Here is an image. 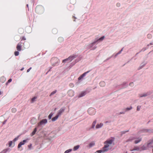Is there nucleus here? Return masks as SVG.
<instances>
[{
  "instance_id": "3",
  "label": "nucleus",
  "mask_w": 153,
  "mask_h": 153,
  "mask_svg": "<svg viewBox=\"0 0 153 153\" xmlns=\"http://www.w3.org/2000/svg\"><path fill=\"white\" fill-rule=\"evenodd\" d=\"M8 144L9 147H13L15 145V143L13 141H9Z\"/></svg>"
},
{
  "instance_id": "16",
  "label": "nucleus",
  "mask_w": 153,
  "mask_h": 153,
  "mask_svg": "<svg viewBox=\"0 0 153 153\" xmlns=\"http://www.w3.org/2000/svg\"><path fill=\"white\" fill-rule=\"evenodd\" d=\"M100 85L102 87H103L105 85V82L104 81H101L100 83Z\"/></svg>"
},
{
  "instance_id": "5",
  "label": "nucleus",
  "mask_w": 153,
  "mask_h": 153,
  "mask_svg": "<svg viewBox=\"0 0 153 153\" xmlns=\"http://www.w3.org/2000/svg\"><path fill=\"white\" fill-rule=\"evenodd\" d=\"M47 122V120L46 119H43L40 122L39 124L40 125H45Z\"/></svg>"
},
{
  "instance_id": "2",
  "label": "nucleus",
  "mask_w": 153,
  "mask_h": 153,
  "mask_svg": "<svg viewBox=\"0 0 153 153\" xmlns=\"http://www.w3.org/2000/svg\"><path fill=\"white\" fill-rule=\"evenodd\" d=\"M27 140H24L21 142L18 145V148H20L22 145H24L27 142Z\"/></svg>"
},
{
  "instance_id": "4",
  "label": "nucleus",
  "mask_w": 153,
  "mask_h": 153,
  "mask_svg": "<svg viewBox=\"0 0 153 153\" xmlns=\"http://www.w3.org/2000/svg\"><path fill=\"white\" fill-rule=\"evenodd\" d=\"M65 109L64 108H61L58 111L57 114L59 116L64 111Z\"/></svg>"
},
{
  "instance_id": "38",
  "label": "nucleus",
  "mask_w": 153,
  "mask_h": 153,
  "mask_svg": "<svg viewBox=\"0 0 153 153\" xmlns=\"http://www.w3.org/2000/svg\"><path fill=\"white\" fill-rule=\"evenodd\" d=\"M147 96V95H146V94H145L143 96Z\"/></svg>"
},
{
  "instance_id": "40",
  "label": "nucleus",
  "mask_w": 153,
  "mask_h": 153,
  "mask_svg": "<svg viewBox=\"0 0 153 153\" xmlns=\"http://www.w3.org/2000/svg\"><path fill=\"white\" fill-rule=\"evenodd\" d=\"M86 153V152H84V153Z\"/></svg>"
},
{
  "instance_id": "32",
  "label": "nucleus",
  "mask_w": 153,
  "mask_h": 153,
  "mask_svg": "<svg viewBox=\"0 0 153 153\" xmlns=\"http://www.w3.org/2000/svg\"><path fill=\"white\" fill-rule=\"evenodd\" d=\"M31 69V68H30L29 69H28L27 71V72H29V71H30V70Z\"/></svg>"
},
{
  "instance_id": "34",
  "label": "nucleus",
  "mask_w": 153,
  "mask_h": 153,
  "mask_svg": "<svg viewBox=\"0 0 153 153\" xmlns=\"http://www.w3.org/2000/svg\"><path fill=\"white\" fill-rule=\"evenodd\" d=\"M2 93V92L0 91V95Z\"/></svg>"
},
{
  "instance_id": "36",
  "label": "nucleus",
  "mask_w": 153,
  "mask_h": 153,
  "mask_svg": "<svg viewBox=\"0 0 153 153\" xmlns=\"http://www.w3.org/2000/svg\"><path fill=\"white\" fill-rule=\"evenodd\" d=\"M146 149V148H143V150H145Z\"/></svg>"
},
{
  "instance_id": "18",
  "label": "nucleus",
  "mask_w": 153,
  "mask_h": 153,
  "mask_svg": "<svg viewBox=\"0 0 153 153\" xmlns=\"http://www.w3.org/2000/svg\"><path fill=\"white\" fill-rule=\"evenodd\" d=\"M72 150L71 149H68L64 153H69L72 151Z\"/></svg>"
},
{
  "instance_id": "7",
  "label": "nucleus",
  "mask_w": 153,
  "mask_h": 153,
  "mask_svg": "<svg viewBox=\"0 0 153 153\" xmlns=\"http://www.w3.org/2000/svg\"><path fill=\"white\" fill-rule=\"evenodd\" d=\"M86 93V92L85 91H83L81 92L79 95V97H82L85 96Z\"/></svg>"
},
{
  "instance_id": "14",
  "label": "nucleus",
  "mask_w": 153,
  "mask_h": 153,
  "mask_svg": "<svg viewBox=\"0 0 153 153\" xmlns=\"http://www.w3.org/2000/svg\"><path fill=\"white\" fill-rule=\"evenodd\" d=\"M59 117V116L57 114V115L55 117H53L52 118V120L53 121H56L58 118Z\"/></svg>"
},
{
  "instance_id": "11",
  "label": "nucleus",
  "mask_w": 153,
  "mask_h": 153,
  "mask_svg": "<svg viewBox=\"0 0 153 153\" xmlns=\"http://www.w3.org/2000/svg\"><path fill=\"white\" fill-rule=\"evenodd\" d=\"M37 98V97L36 96H34L32 97L31 99V102L32 103H33L35 102L36 100V99Z\"/></svg>"
},
{
  "instance_id": "8",
  "label": "nucleus",
  "mask_w": 153,
  "mask_h": 153,
  "mask_svg": "<svg viewBox=\"0 0 153 153\" xmlns=\"http://www.w3.org/2000/svg\"><path fill=\"white\" fill-rule=\"evenodd\" d=\"M95 145V143L93 141L90 143L88 145V147L90 148H91Z\"/></svg>"
},
{
  "instance_id": "35",
  "label": "nucleus",
  "mask_w": 153,
  "mask_h": 153,
  "mask_svg": "<svg viewBox=\"0 0 153 153\" xmlns=\"http://www.w3.org/2000/svg\"><path fill=\"white\" fill-rule=\"evenodd\" d=\"M95 42H94L92 43V45H94L95 44Z\"/></svg>"
},
{
  "instance_id": "37",
  "label": "nucleus",
  "mask_w": 153,
  "mask_h": 153,
  "mask_svg": "<svg viewBox=\"0 0 153 153\" xmlns=\"http://www.w3.org/2000/svg\"><path fill=\"white\" fill-rule=\"evenodd\" d=\"M24 69V68H22L21 69V70L22 71V70H23Z\"/></svg>"
},
{
  "instance_id": "24",
  "label": "nucleus",
  "mask_w": 153,
  "mask_h": 153,
  "mask_svg": "<svg viewBox=\"0 0 153 153\" xmlns=\"http://www.w3.org/2000/svg\"><path fill=\"white\" fill-rule=\"evenodd\" d=\"M141 138H139V139H138V140H135V143H138L139 142H140L141 141Z\"/></svg>"
},
{
  "instance_id": "15",
  "label": "nucleus",
  "mask_w": 153,
  "mask_h": 153,
  "mask_svg": "<svg viewBox=\"0 0 153 153\" xmlns=\"http://www.w3.org/2000/svg\"><path fill=\"white\" fill-rule=\"evenodd\" d=\"M96 123L97 121L96 120H95L93 121L92 125V128H94Z\"/></svg>"
},
{
  "instance_id": "12",
  "label": "nucleus",
  "mask_w": 153,
  "mask_h": 153,
  "mask_svg": "<svg viewBox=\"0 0 153 153\" xmlns=\"http://www.w3.org/2000/svg\"><path fill=\"white\" fill-rule=\"evenodd\" d=\"M80 147V146L79 145L76 146H74L73 149V150L74 151H76L77 149H78Z\"/></svg>"
},
{
  "instance_id": "21",
  "label": "nucleus",
  "mask_w": 153,
  "mask_h": 153,
  "mask_svg": "<svg viewBox=\"0 0 153 153\" xmlns=\"http://www.w3.org/2000/svg\"><path fill=\"white\" fill-rule=\"evenodd\" d=\"M18 138H19V137L18 136V137H15V138H14L12 141L13 142H14V143H15V142L18 140Z\"/></svg>"
},
{
  "instance_id": "6",
  "label": "nucleus",
  "mask_w": 153,
  "mask_h": 153,
  "mask_svg": "<svg viewBox=\"0 0 153 153\" xmlns=\"http://www.w3.org/2000/svg\"><path fill=\"white\" fill-rule=\"evenodd\" d=\"M103 125V123H102L97 124L96 126V128L97 129L100 128L102 127Z\"/></svg>"
},
{
  "instance_id": "27",
  "label": "nucleus",
  "mask_w": 153,
  "mask_h": 153,
  "mask_svg": "<svg viewBox=\"0 0 153 153\" xmlns=\"http://www.w3.org/2000/svg\"><path fill=\"white\" fill-rule=\"evenodd\" d=\"M19 53L18 51H16L15 52L14 54L16 56H17L19 55Z\"/></svg>"
},
{
  "instance_id": "20",
  "label": "nucleus",
  "mask_w": 153,
  "mask_h": 153,
  "mask_svg": "<svg viewBox=\"0 0 153 153\" xmlns=\"http://www.w3.org/2000/svg\"><path fill=\"white\" fill-rule=\"evenodd\" d=\"M103 152V150L102 149V150H100L97 151L94 153H102V152Z\"/></svg>"
},
{
  "instance_id": "33",
  "label": "nucleus",
  "mask_w": 153,
  "mask_h": 153,
  "mask_svg": "<svg viewBox=\"0 0 153 153\" xmlns=\"http://www.w3.org/2000/svg\"><path fill=\"white\" fill-rule=\"evenodd\" d=\"M60 39H62V40H63V38H59V40H60Z\"/></svg>"
},
{
  "instance_id": "13",
  "label": "nucleus",
  "mask_w": 153,
  "mask_h": 153,
  "mask_svg": "<svg viewBox=\"0 0 153 153\" xmlns=\"http://www.w3.org/2000/svg\"><path fill=\"white\" fill-rule=\"evenodd\" d=\"M105 38L104 36H102L98 39L96 41H98L99 42H101L105 39Z\"/></svg>"
},
{
  "instance_id": "30",
  "label": "nucleus",
  "mask_w": 153,
  "mask_h": 153,
  "mask_svg": "<svg viewBox=\"0 0 153 153\" xmlns=\"http://www.w3.org/2000/svg\"><path fill=\"white\" fill-rule=\"evenodd\" d=\"M69 59V58H68V59H64V60H63V62H65L66 61H67L68 60V59Z\"/></svg>"
},
{
  "instance_id": "19",
  "label": "nucleus",
  "mask_w": 153,
  "mask_h": 153,
  "mask_svg": "<svg viewBox=\"0 0 153 153\" xmlns=\"http://www.w3.org/2000/svg\"><path fill=\"white\" fill-rule=\"evenodd\" d=\"M132 108V107L131 106H130L128 107H127L126 109V111L131 110Z\"/></svg>"
},
{
  "instance_id": "25",
  "label": "nucleus",
  "mask_w": 153,
  "mask_h": 153,
  "mask_svg": "<svg viewBox=\"0 0 153 153\" xmlns=\"http://www.w3.org/2000/svg\"><path fill=\"white\" fill-rule=\"evenodd\" d=\"M141 106L140 105H138V106H137V110L138 111H139L141 108Z\"/></svg>"
},
{
  "instance_id": "9",
  "label": "nucleus",
  "mask_w": 153,
  "mask_h": 153,
  "mask_svg": "<svg viewBox=\"0 0 153 153\" xmlns=\"http://www.w3.org/2000/svg\"><path fill=\"white\" fill-rule=\"evenodd\" d=\"M69 95L71 97H72L74 95V92L73 91L70 90L68 92Z\"/></svg>"
},
{
  "instance_id": "22",
  "label": "nucleus",
  "mask_w": 153,
  "mask_h": 153,
  "mask_svg": "<svg viewBox=\"0 0 153 153\" xmlns=\"http://www.w3.org/2000/svg\"><path fill=\"white\" fill-rule=\"evenodd\" d=\"M37 131V129H36V128H35L34 129V130H33V132H32V135H34L35 134V133Z\"/></svg>"
},
{
  "instance_id": "28",
  "label": "nucleus",
  "mask_w": 153,
  "mask_h": 153,
  "mask_svg": "<svg viewBox=\"0 0 153 153\" xmlns=\"http://www.w3.org/2000/svg\"><path fill=\"white\" fill-rule=\"evenodd\" d=\"M28 147L30 149H32V145L31 144L28 145Z\"/></svg>"
},
{
  "instance_id": "26",
  "label": "nucleus",
  "mask_w": 153,
  "mask_h": 153,
  "mask_svg": "<svg viewBox=\"0 0 153 153\" xmlns=\"http://www.w3.org/2000/svg\"><path fill=\"white\" fill-rule=\"evenodd\" d=\"M116 6L118 7H119L121 6V4L120 3H117L116 4Z\"/></svg>"
},
{
  "instance_id": "31",
  "label": "nucleus",
  "mask_w": 153,
  "mask_h": 153,
  "mask_svg": "<svg viewBox=\"0 0 153 153\" xmlns=\"http://www.w3.org/2000/svg\"><path fill=\"white\" fill-rule=\"evenodd\" d=\"M12 81V79H9L8 80V81H7V83H10V82H11Z\"/></svg>"
},
{
  "instance_id": "29",
  "label": "nucleus",
  "mask_w": 153,
  "mask_h": 153,
  "mask_svg": "<svg viewBox=\"0 0 153 153\" xmlns=\"http://www.w3.org/2000/svg\"><path fill=\"white\" fill-rule=\"evenodd\" d=\"M12 111L13 112H15L16 111V109L15 108H12Z\"/></svg>"
},
{
  "instance_id": "23",
  "label": "nucleus",
  "mask_w": 153,
  "mask_h": 153,
  "mask_svg": "<svg viewBox=\"0 0 153 153\" xmlns=\"http://www.w3.org/2000/svg\"><path fill=\"white\" fill-rule=\"evenodd\" d=\"M52 116H53V114L52 113H51L49 115V116H48V118L49 119H51Z\"/></svg>"
},
{
  "instance_id": "10",
  "label": "nucleus",
  "mask_w": 153,
  "mask_h": 153,
  "mask_svg": "<svg viewBox=\"0 0 153 153\" xmlns=\"http://www.w3.org/2000/svg\"><path fill=\"white\" fill-rule=\"evenodd\" d=\"M88 73V72L87 71L86 72H85L84 73H83L80 76L79 78H78V79L79 80H80L81 79H82V78H83L85 76L86 74H87V73Z\"/></svg>"
},
{
  "instance_id": "17",
  "label": "nucleus",
  "mask_w": 153,
  "mask_h": 153,
  "mask_svg": "<svg viewBox=\"0 0 153 153\" xmlns=\"http://www.w3.org/2000/svg\"><path fill=\"white\" fill-rule=\"evenodd\" d=\"M17 49L19 51L21 50V45L20 44H18L17 47Z\"/></svg>"
},
{
  "instance_id": "39",
  "label": "nucleus",
  "mask_w": 153,
  "mask_h": 153,
  "mask_svg": "<svg viewBox=\"0 0 153 153\" xmlns=\"http://www.w3.org/2000/svg\"><path fill=\"white\" fill-rule=\"evenodd\" d=\"M3 78H4V79H4V77H3Z\"/></svg>"
},
{
  "instance_id": "1",
  "label": "nucleus",
  "mask_w": 153,
  "mask_h": 153,
  "mask_svg": "<svg viewBox=\"0 0 153 153\" xmlns=\"http://www.w3.org/2000/svg\"><path fill=\"white\" fill-rule=\"evenodd\" d=\"M114 139H108L105 142V146L103 148V152H106L111 149L112 146L114 145Z\"/></svg>"
}]
</instances>
